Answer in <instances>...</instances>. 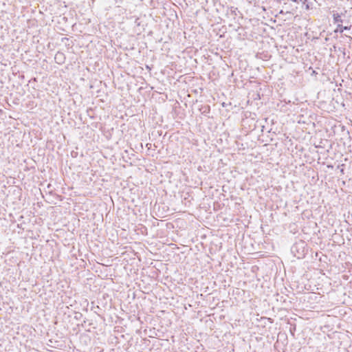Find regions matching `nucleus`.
Returning a JSON list of instances; mask_svg holds the SVG:
<instances>
[{
	"label": "nucleus",
	"mask_w": 352,
	"mask_h": 352,
	"mask_svg": "<svg viewBox=\"0 0 352 352\" xmlns=\"http://www.w3.org/2000/svg\"><path fill=\"white\" fill-rule=\"evenodd\" d=\"M333 17H334V19H335L336 22H339V21H341L340 19V16L338 14H333Z\"/></svg>",
	"instance_id": "nucleus-1"
},
{
	"label": "nucleus",
	"mask_w": 352,
	"mask_h": 352,
	"mask_svg": "<svg viewBox=\"0 0 352 352\" xmlns=\"http://www.w3.org/2000/svg\"><path fill=\"white\" fill-rule=\"evenodd\" d=\"M61 56H63L62 53H57L55 56V59L57 60L58 58V57H61Z\"/></svg>",
	"instance_id": "nucleus-2"
},
{
	"label": "nucleus",
	"mask_w": 352,
	"mask_h": 352,
	"mask_svg": "<svg viewBox=\"0 0 352 352\" xmlns=\"http://www.w3.org/2000/svg\"><path fill=\"white\" fill-rule=\"evenodd\" d=\"M349 28L347 26L342 27L340 32H342L344 30H349Z\"/></svg>",
	"instance_id": "nucleus-3"
}]
</instances>
